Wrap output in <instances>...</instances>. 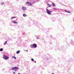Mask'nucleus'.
Returning a JSON list of instances; mask_svg holds the SVG:
<instances>
[{
	"label": "nucleus",
	"instance_id": "obj_4",
	"mask_svg": "<svg viewBox=\"0 0 74 74\" xmlns=\"http://www.w3.org/2000/svg\"><path fill=\"white\" fill-rule=\"evenodd\" d=\"M22 10H23V11H25L26 10L27 8L25 6H23L22 7Z\"/></svg>",
	"mask_w": 74,
	"mask_h": 74
},
{
	"label": "nucleus",
	"instance_id": "obj_6",
	"mask_svg": "<svg viewBox=\"0 0 74 74\" xmlns=\"http://www.w3.org/2000/svg\"><path fill=\"white\" fill-rule=\"evenodd\" d=\"M20 50H18L16 51V53H17V54H18V53H20Z\"/></svg>",
	"mask_w": 74,
	"mask_h": 74
},
{
	"label": "nucleus",
	"instance_id": "obj_5",
	"mask_svg": "<svg viewBox=\"0 0 74 74\" xmlns=\"http://www.w3.org/2000/svg\"><path fill=\"white\" fill-rule=\"evenodd\" d=\"M32 47H34V48H37V45L36 44H34Z\"/></svg>",
	"mask_w": 74,
	"mask_h": 74
},
{
	"label": "nucleus",
	"instance_id": "obj_12",
	"mask_svg": "<svg viewBox=\"0 0 74 74\" xmlns=\"http://www.w3.org/2000/svg\"><path fill=\"white\" fill-rule=\"evenodd\" d=\"M23 16H27V15L25 14H23Z\"/></svg>",
	"mask_w": 74,
	"mask_h": 74
},
{
	"label": "nucleus",
	"instance_id": "obj_21",
	"mask_svg": "<svg viewBox=\"0 0 74 74\" xmlns=\"http://www.w3.org/2000/svg\"><path fill=\"white\" fill-rule=\"evenodd\" d=\"M55 10H57V9H55V8H54Z\"/></svg>",
	"mask_w": 74,
	"mask_h": 74
},
{
	"label": "nucleus",
	"instance_id": "obj_19",
	"mask_svg": "<svg viewBox=\"0 0 74 74\" xmlns=\"http://www.w3.org/2000/svg\"><path fill=\"white\" fill-rule=\"evenodd\" d=\"M1 4L3 5L4 4V3H1Z\"/></svg>",
	"mask_w": 74,
	"mask_h": 74
},
{
	"label": "nucleus",
	"instance_id": "obj_8",
	"mask_svg": "<svg viewBox=\"0 0 74 74\" xmlns=\"http://www.w3.org/2000/svg\"><path fill=\"white\" fill-rule=\"evenodd\" d=\"M13 23H15V24L18 23V22L16 21H13Z\"/></svg>",
	"mask_w": 74,
	"mask_h": 74
},
{
	"label": "nucleus",
	"instance_id": "obj_18",
	"mask_svg": "<svg viewBox=\"0 0 74 74\" xmlns=\"http://www.w3.org/2000/svg\"><path fill=\"white\" fill-rule=\"evenodd\" d=\"M31 60L32 61H34V59L33 58L31 59Z\"/></svg>",
	"mask_w": 74,
	"mask_h": 74
},
{
	"label": "nucleus",
	"instance_id": "obj_20",
	"mask_svg": "<svg viewBox=\"0 0 74 74\" xmlns=\"http://www.w3.org/2000/svg\"><path fill=\"white\" fill-rule=\"evenodd\" d=\"M13 74H15V72H13Z\"/></svg>",
	"mask_w": 74,
	"mask_h": 74
},
{
	"label": "nucleus",
	"instance_id": "obj_2",
	"mask_svg": "<svg viewBox=\"0 0 74 74\" xmlns=\"http://www.w3.org/2000/svg\"><path fill=\"white\" fill-rule=\"evenodd\" d=\"M46 10L47 13L49 15H51V12H52V11L49 10H48L47 9H46Z\"/></svg>",
	"mask_w": 74,
	"mask_h": 74
},
{
	"label": "nucleus",
	"instance_id": "obj_7",
	"mask_svg": "<svg viewBox=\"0 0 74 74\" xmlns=\"http://www.w3.org/2000/svg\"><path fill=\"white\" fill-rule=\"evenodd\" d=\"M47 5H48V6L49 7H51V5L50 4H48Z\"/></svg>",
	"mask_w": 74,
	"mask_h": 74
},
{
	"label": "nucleus",
	"instance_id": "obj_16",
	"mask_svg": "<svg viewBox=\"0 0 74 74\" xmlns=\"http://www.w3.org/2000/svg\"><path fill=\"white\" fill-rule=\"evenodd\" d=\"M3 49L2 48H1L0 49V51H3Z\"/></svg>",
	"mask_w": 74,
	"mask_h": 74
},
{
	"label": "nucleus",
	"instance_id": "obj_14",
	"mask_svg": "<svg viewBox=\"0 0 74 74\" xmlns=\"http://www.w3.org/2000/svg\"><path fill=\"white\" fill-rule=\"evenodd\" d=\"M65 12H67L68 13H70V12L67 11H66V10H65Z\"/></svg>",
	"mask_w": 74,
	"mask_h": 74
},
{
	"label": "nucleus",
	"instance_id": "obj_22",
	"mask_svg": "<svg viewBox=\"0 0 74 74\" xmlns=\"http://www.w3.org/2000/svg\"><path fill=\"white\" fill-rule=\"evenodd\" d=\"M18 74H21L20 73H18Z\"/></svg>",
	"mask_w": 74,
	"mask_h": 74
},
{
	"label": "nucleus",
	"instance_id": "obj_15",
	"mask_svg": "<svg viewBox=\"0 0 74 74\" xmlns=\"http://www.w3.org/2000/svg\"><path fill=\"white\" fill-rule=\"evenodd\" d=\"M7 43V42L5 41V43L4 44V45H5Z\"/></svg>",
	"mask_w": 74,
	"mask_h": 74
},
{
	"label": "nucleus",
	"instance_id": "obj_11",
	"mask_svg": "<svg viewBox=\"0 0 74 74\" xmlns=\"http://www.w3.org/2000/svg\"><path fill=\"white\" fill-rule=\"evenodd\" d=\"M9 59V57H6L5 58V59L6 60H8V59Z\"/></svg>",
	"mask_w": 74,
	"mask_h": 74
},
{
	"label": "nucleus",
	"instance_id": "obj_24",
	"mask_svg": "<svg viewBox=\"0 0 74 74\" xmlns=\"http://www.w3.org/2000/svg\"><path fill=\"white\" fill-rule=\"evenodd\" d=\"M35 63H36V61H35Z\"/></svg>",
	"mask_w": 74,
	"mask_h": 74
},
{
	"label": "nucleus",
	"instance_id": "obj_23",
	"mask_svg": "<svg viewBox=\"0 0 74 74\" xmlns=\"http://www.w3.org/2000/svg\"><path fill=\"white\" fill-rule=\"evenodd\" d=\"M26 51H28V50H26Z\"/></svg>",
	"mask_w": 74,
	"mask_h": 74
},
{
	"label": "nucleus",
	"instance_id": "obj_1",
	"mask_svg": "<svg viewBox=\"0 0 74 74\" xmlns=\"http://www.w3.org/2000/svg\"><path fill=\"white\" fill-rule=\"evenodd\" d=\"M25 4H27L29 6H31L33 5V3L29 2H27L25 3Z\"/></svg>",
	"mask_w": 74,
	"mask_h": 74
},
{
	"label": "nucleus",
	"instance_id": "obj_10",
	"mask_svg": "<svg viewBox=\"0 0 74 74\" xmlns=\"http://www.w3.org/2000/svg\"><path fill=\"white\" fill-rule=\"evenodd\" d=\"M52 5L53 7H55V3H52Z\"/></svg>",
	"mask_w": 74,
	"mask_h": 74
},
{
	"label": "nucleus",
	"instance_id": "obj_3",
	"mask_svg": "<svg viewBox=\"0 0 74 74\" xmlns=\"http://www.w3.org/2000/svg\"><path fill=\"white\" fill-rule=\"evenodd\" d=\"M12 69L13 70H14L15 71H16V70L18 69V68L16 67H14L12 68Z\"/></svg>",
	"mask_w": 74,
	"mask_h": 74
},
{
	"label": "nucleus",
	"instance_id": "obj_17",
	"mask_svg": "<svg viewBox=\"0 0 74 74\" xmlns=\"http://www.w3.org/2000/svg\"><path fill=\"white\" fill-rule=\"evenodd\" d=\"M16 18L15 17H12L11 18V19H14V18Z\"/></svg>",
	"mask_w": 74,
	"mask_h": 74
},
{
	"label": "nucleus",
	"instance_id": "obj_9",
	"mask_svg": "<svg viewBox=\"0 0 74 74\" xmlns=\"http://www.w3.org/2000/svg\"><path fill=\"white\" fill-rule=\"evenodd\" d=\"M6 57H7L5 56L4 55L3 57V59H5L6 58Z\"/></svg>",
	"mask_w": 74,
	"mask_h": 74
},
{
	"label": "nucleus",
	"instance_id": "obj_13",
	"mask_svg": "<svg viewBox=\"0 0 74 74\" xmlns=\"http://www.w3.org/2000/svg\"><path fill=\"white\" fill-rule=\"evenodd\" d=\"M12 58H14V59H16V57L15 56H13L12 57Z\"/></svg>",
	"mask_w": 74,
	"mask_h": 74
}]
</instances>
